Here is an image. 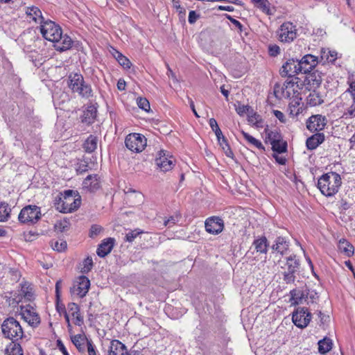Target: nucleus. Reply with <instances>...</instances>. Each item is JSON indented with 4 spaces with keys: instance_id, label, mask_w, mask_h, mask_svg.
<instances>
[{
    "instance_id": "nucleus-1",
    "label": "nucleus",
    "mask_w": 355,
    "mask_h": 355,
    "mask_svg": "<svg viewBox=\"0 0 355 355\" xmlns=\"http://www.w3.org/2000/svg\"><path fill=\"white\" fill-rule=\"evenodd\" d=\"M42 37L51 42L56 51L62 52L70 49L73 41L67 35L62 34L61 27L51 20H46L41 23L40 26Z\"/></svg>"
},
{
    "instance_id": "nucleus-2",
    "label": "nucleus",
    "mask_w": 355,
    "mask_h": 355,
    "mask_svg": "<svg viewBox=\"0 0 355 355\" xmlns=\"http://www.w3.org/2000/svg\"><path fill=\"white\" fill-rule=\"evenodd\" d=\"M342 184L340 175L336 172H328L318 180V188L326 197H332L336 194Z\"/></svg>"
},
{
    "instance_id": "nucleus-3",
    "label": "nucleus",
    "mask_w": 355,
    "mask_h": 355,
    "mask_svg": "<svg viewBox=\"0 0 355 355\" xmlns=\"http://www.w3.org/2000/svg\"><path fill=\"white\" fill-rule=\"evenodd\" d=\"M80 205V197L73 190H66L57 203V209L62 213H71Z\"/></svg>"
},
{
    "instance_id": "nucleus-4",
    "label": "nucleus",
    "mask_w": 355,
    "mask_h": 355,
    "mask_svg": "<svg viewBox=\"0 0 355 355\" xmlns=\"http://www.w3.org/2000/svg\"><path fill=\"white\" fill-rule=\"evenodd\" d=\"M68 85L73 92L78 93L83 98H88L92 96L90 85L85 83L81 74L71 73L69 76Z\"/></svg>"
},
{
    "instance_id": "nucleus-5",
    "label": "nucleus",
    "mask_w": 355,
    "mask_h": 355,
    "mask_svg": "<svg viewBox=\"0 0 355 355\" xmlns=\"http://www.w3.org/2000/svg\"><path fill=\"white\" fill-rule=\"evenodd\" d=\"M1 331L5 338L14 342L22 338L24 331L19 322L12 317L6 319L1 324Z\"/></svg>"
},
{
    "instance_id": "nucleus-6",
    "label": "nucleus",
    "mask_w": 355,
    "mask_h": 355,
    "mask_svg": "<svg viewBox=\"0 0 355 355\" xmlns=\"http://www.w3.org/2000/svg\"><path fill=\"white\" fill-rule=\"evenodd\" d=\"M40 207L36 205L25 206L18 215V220L21 223L27 225L35 224L41 218Z\"/></svg>"
},
{
    "instance_id": "nucleus-7",
    "label": "nucleus",
    "mask_w": 355,
    "mask_h": 355,
    "mask_svg": "<svg viewBox=\"0 0 355 355\" xmlns=\"http://www.w3.org/2000/svg\"><path fill=\"white\" fill-rule=\"evenodd\" d=\"M125 144L130 151L140 153L146 146V139L141 134L131 133L125 137Z\"/></svg>"
},
{
    "instance_id": "nucleus-8",
    "label": "nucleus",
    "mask_w": 355,
    "mask_h": 355,
    "mask_svg": "<svg viewBox=\"0 0 355 355\" xmlns=\"http://www.w3.org/2000/svg\"><path fill=\"white\" fill-rule=\"evenodd\" d=\"M277 35L281 42H292L297 35L296 26L289 21L283 23L277 31Z\"/></svg>"
},
{
    "instance_id": "nucleus-9",
    "label": "nucleus",
    "mask_w": 355,
    "mask_h": 355,
    "mask_svg": "<svg viewBox=\"0 0 355 355\" xmlns=\"http://www.w3.org/2000/svg\"><path fill=\"white\" fill-rule=\"evenodd\" d=\"M307 69L300 65V60L291 59L283 64L280 69L282 76H288V78L295 77V75L299 73H307Z\"/></svg>"
},
{
    "instance_id": "nucleus-10",
    "label": "nucleus",
    "mask_w": 355,
    "mask_h": 355,
    "mask_svg": "<svg viewBox=\"0 0 355 355\" xmlns=\"http://www.w3.org/2000/svg\"><path fill=\"white\" fill-rule=\"evenodd\" d=\"M311 320V313L306 307H298L293 313L292 320L295 326L304 329L308 326Z\"/></svg>"
},
{
    "instance_id": "nucleus-11",
    "label": "nucleus",
    "mask_w": 355,
    "mask_h": 355,
    "mask_svg": "<svg viewBox=\"0 0 355 355\" xmlns=\"http://www.w3.org/2000/svg\"><path fill=\"white\" fill-rule=\"evenodd\" d=\"M21 318L31 327H37L40 323V318L35 309L31 304L20 306Z\"/></svg>"
},
{
    "instance_id": "nucleus-12",
    "label": "nucleus",
    "mask_w": 355,
    "mask_h": 355,
    "mask_svg": "<svg viewBox=\"0 0 355 355\" xmlns=\"http://www.w3.org/2000/svg\"><path fill=\"white\" fill-rule=\"evenodd\" d=\"M327 123V119L322 114H313L306 122V128L310 132H320L324 129Z\"/></svg>"
},
{
    "instance_id": "nucleus-13",
    "label": "nucleus",
    "mask_w": 355,
    "mask_h": 355,
    "mask_svg": "<svg viewBox=\"0 0 355 355\" xmlns=\"http://www.w3.org/2000/svg\"><path fill=\"white\" fill-rule=\"evenodd\" d=\"M175 158L166 153L165 150H160L158 157L155 159L157 166L164 172L171 170L175 165Z\"/></svg>"
},
{
    "instance_id": "nucleus-14",
    "label": "nucleus",
    "mask_w": 355,
    "mask_h": 355,
    "mask_svg": "<svg viewBox=\"0 0 355 355\" xmlns=\"http://www.w3.org/2000/svg\"><path fill=\"white\" fill-rule=\"evenodd\" d=\"M205 227L207 232L216 235L223 230L224 222L218 216H211L206 219Z\"/></svg>"
},
{
    "instance_id": "nucleus-15",
    "label": "nucleus",
    "mask_w": 355,
    "mask_h": 355,
    "mask_svg": "<svg viewBox=\"0 0 355 355\" xmlns=\"http://www.w3.org/2000/svg\"><path fill=\"white\" fill-rule=\"evenodd\" d=\"M90 281L87 277L82 275L77 278L72 288V293L80 297H83L88 293Z\"/></svg>"
},
{
    "instance_id": "nucleus-16",
    "label": "nucleus",
    "mask_w": 355,
    "mask_h": 355,
    "mask_svg": "<svg viewBox=\"0 0 355 355\" xmlns=\"http://www.w3.org/2000/svg\"><path fill=\"white\" fill-rule=\"evenodd\" d=\"M302 87L299 85V78L293 77L288 78L285 81V88L287 98H293L294 97L300 96V89Z\"/></svg>"
},
{
    "instance_id": "nucleus-17",
    "label": "nucleus",
    "mask_w": 355,
    "mask_h": 355,
    "mask_svg": "<svg viewBox=\"0 0 355 355\" xmlns=\"http://www.w3.org/2000/svg\"><path fill=\"white\" fill-rule=\"evenodd\" d=\"M291 101L288 105L289 115L292 117H297L304 110V103L302 102V97L298 96L291 98Z\"/></svg>"
},
{
    "instance_id": "nucleus-18",
    "label": "nucleus",
    "mask_w": 355,
    "mask_h": 355,
    "mask_svg": "<svg viewBox=\"0 0 355 355\" xmlns=\"http://www.w3.org/2000/svg\"><path fill=\"white\" fill-rule=\"evenodd\" d=\"M289 245L290 243L285 237L278 236L272 246V250L283 256L286 254L289 249Z\"/></svg>"
},
{
    "instance_id": "nucleus-19",
    "label": "nucleus",
    "mask_w": 355,
    "mask_h": 355,
    "mask_svg": "<svg viewBox=\"0 0 355 355\" xmlns=\"http://www.w3.org/2000/svg\"><path fill=\"white\" fill-rule=\"evenodd\" d=\"M108 355H128L126 346L118 340L110 342Z\"/></svg>"
},
{
    "instance_id": "nucleus-20",
    "label": "nucleus",
    "mask_w": 355,
    "mask_h": 355,
    "mask_svg": "<svg viewBox=\"0 0 355 355\" xmlns=\"http://www.w3.org/2000/svg\"><path fill=\"white\" fill-rule=\"evenodd\" d=\"M25 12L29 21H33L41 24L44 21L41 10L36 6L27 7Z\"/></svg>"
},
{
    "instance_id": "nucleus-21",
    "label": "nucleus",
    "mask_w": 355,
    "mask_h": 355,
    "mask_svg": "<svg viewBox=\"0 0 355 355\" xmlns=\"http://www.w3.org/2000/svg\"><path fill=\"white\" fill-rule=\"evenodd\" d=\"M114 239L108 238L102 241L98 245L96 253L100 257H105L107 256L112 250L114 246Z\"/></svg>"
},
{
    "instance_id": "nucleus-22",
    "label": "nucleus",
    "mask_w": 355,
    "mask_h": 355,
    "mask_svg": "<svg viewBox=\"0 0 355 355\" xmlns=\"http://www.w3.org/2000/svg\"><path fill=\"white\" fill-rule=\"evenodd\" d=\"M324 103V96L317 90L310 92L306 97V103L311 107H315Z\"/></svg>"
},
{
    "instance_id": "nucleus-23",
    "label": "nucleus",
    "mask_w": 355,
    "mask_h": 355,
    "mask_svg": "<svg viewBox=\"0 0 355 355\" xmlns=\"http://www.w3.org/2000/svg\"><path fill=\"white\" fill-rule=\"evenodd\" d=\"M300 62L303 69L306 68L308 69L307 73L310 72L319 63L318 58L311 54L304 55L300 60Z\"/></svg>"
},
{
    "instance_id": "nucleus-24",
    "label": "nucleus",
    "mask_w": 355,
    "mask_h": 355,
    "mask_svg": "<svg viewBox=\"0 0 355 355\" xmlns=\"http://www.w3.org/2000/svg\"><path fill=\"white\" fill-rule=\"evenodd\" d=\"M268 242L266 236H261L254 239L250 250L253 248L256 252L266 254L268 252Z\"/></svg>"
},
{
    "instance_id": "nucleus-25",
    "label": "nucleus",
    "mask_w": 355,
    "mask_h": 355,
    "mask_svg": "<svg viewBox=\"0 0 355 355\" xmlns=\"http://www.w3.org/2000/svg\"><path fill=\"white\" fill-rule=\"evenodd\" d=\"M324 141L323 133H315L306 139V145L309 150L315 149Z\"/></svg>"
},
{
    "instance_id": "nucleus-26",
    "label": "nucleus",
    "mask_w": 355,
    "mask_h": 355,
    "mask_svg": "<svg viewBox=\"0 0 355 355\" xmlns=\"http://www.w3.org/2000/svg\"><path fill=\"white\" fill-rule=\"evenodd\" d=\"M96 112L97 110L94 106H89L81 116L82 122L87 125L93 123L96 117Z\"/></svg>"
},
{
    "instance_id": "nucleus-27",
    "label": "nucleus",
    "mask_w": 355,
    "mask_h": 355,
    "mask_svg": "<svg viewBox=\"0 0 355 355\" xmlns=\"http://www.w3.org/2000/svg\"><path fill=\"white\" fill-rule=\"evenodd\" d=\"M71 341L73 344L76 346L77 349L83 353L86 351V346L87 345V341L90 340H87L86 337L81 334H77L71 337Z\"/></svg>"
},
{
    "instance_id": "nucleus-28",
    "label": "nucleus",
    "mask_w": 355,
    "mask_h": 355,
    "mask_svg": "<svg viewBox=\"0 0 355 355\" xmlns=\"http://www.w3.org/2000/svg\"><path fill=\"white\" fill-rule=\"evenodd\" d=\"M286 270L293 272H296L300 266V260L297 259V256L294 254L286 258Z\"/></svg>"
},
{
    "instance_id": "nucleus-29",
    "label": "nucleus",
    "mask_w": 355,
    "mask_h": 355,
    "mask_svg": "<svg viewBox=\"0 0 355 355\" xmlns=\"http://www.w3.org/2000/svg\"><path fill=\"white\" fill-rule=\"evenodd\" d=\"M21 293L24 298L27 301L31 302L35 299L33 286L28 282H24L21 284Z\"/></svg>"
},
{
    "instance_id": "nucleus-30",
    "label": "nucleus",
    "mask_w": 355,
    "mask_h": 355,
    "mask_svg": "<svg viewBox=\"0 0 355 355\" xmlns=\"http://www.w3.org/2000/svg\"><path fill=\"white\" fill-rule=\"evenodd\" d=\"M266 137L265 142L272 144L280 140L282 137L281 133L277 130L265 129Z\"/></svg>"
},
{
    "instance_id": "nucleus-31",
    "label": "nucleus",
    "mask_w": 355,
    "mask_h": 355,
    "mask_svg": "<svg viewBox=\"0 0 355 355\" xmlns=\"http://www.w3.org/2000/svg\"><path fill=\"white\" fill-rule=\"evenodd\" d=\"M112 55L115 59L118 61L119 64L122 66L124 69H130L132 66L131 62L128 58L124 56L121 53L118 51L116 49H112Z\"/></svg>"
},
{
    "instance_id": "nucleus-32",
    "label": "nucleus",
    "mask_w": 355,
    "mask_h": 355,
    "mask_svg": "<svg viewBox=\"0 0 355 355\" xmlns=\"http://www.w3.org/2000/svg\"><path fill=\"white\" fill-rule=\"evenodd\" d=\"M97 144V137L96 136L91 135L87 137V139L84 142L83 148L85 149V152L91 153L96 149Z\"/></svg>"
},
{
    "instance_id": "nucleus-33",
    "label": "nucleus",
    "mask_w": 355,
    "mask_h": 355,
    "mask_svg": "<svg viewBox=\"0 0 355 355\" xmlns=\"http://www.w3.org/2000/svg\"><path fill=\"white\" fill-rule=\"evenodd\" d=\"M241 134L243 135L244 139L247 141L248 144L253 147L257 148L259 150H261L262 151H265V147L262 144V143L254 138V137L251 136L248 133L245 132L243 130H241Z\"/></svg>"
},
{
    "instance_id": "nucleus-34",
    "label": "nucleus",
    "mask_w": 355,
    "mask_h": 355,
    "mask_svg": "<svg viewBox=\"0 0 355 355\" xmlns=\"http://www.w3.org/2000/svg\"><path fill=\"white\" fill-rule=\"evenodd\" d=\"M6 355H24L23 349L21 345L14 341H12L5 349Z\"/></svg>"
},
{
    "instance_id": "nucleus-35",
    "label": "nucleus",
    "mask_w": 355,
    "mask_h": 355,
    "mask_svg": "<svg viewBox=\"0 0 355 355\" xmlns=\"http://www.w3.org/2000/svg\"><path fill=\"white\" fill-rule=\"evenodd\" d=\"M248 121L257 128H261L264 126V121L261 116L257 113L248 114Z\"/></svg>"
},
{
    "instance_id": "nucleus-36",
    "label": "nucleus",
    "mask_w": 355,
    "mask_h": 355,
    "mask_svg": "<svg viewBox=\"0 0 355 355\" xmlns=\"http://www.w3.org/2000/svg\"><path fill=\"white\" fill-rule=\"evenodd\" d=\"M339 250L347 257H351L354 253V246L345 239H340L338 245Z\"/></svg>"
},
{
    "instance_id": "nucleus-37",
    "label": "nucleus",
    "mask_w": 355,
    "mask_h": 355,
    "mask_svg": "<svg viewBox=\"0 0 355 355\" xmlns=\"http://www.w3.org/2000/svg\"><path fill=\"white\" fill-rule=\"evenodd\" d=\"M291 298V300L293 304H302L305 301V293L303 291H297L293 289L290 292Z\"/></svg>"
},
{
    "instance_id": "nucleus-38",
    "label": "nucleus",
    "mask_w": 355,
    "mask_h": 355,
    "mask_svg": "<svg viewBox=\"0 0 355 355\" xmlns=\"http://www.w3.org/2000/svg\"><path fill=\"white\" fill-rule=\"evenodd\" d=\"M285 88V82L283 84L276 83L274 86L273 93L275 96L279 99L282 100L284 98H287L286 89Z\"/></svg>"
},
{
    "instance_id": "nucleus-39",
    "label": "nucleus",
    "mask_w": 355,
    "mask_h": 355,
    "mask_svg": "<svg viewBox=\"0 0 355 355\" xmlns=\"http://www.w3.org/2000/svg\"><path fill=\"white\" fill-rule=\"evenodd\" d=\"M332 348V342L329 338H324L318 342V351L320 354H326Z\"/></svg>"
},
{
    "instance_id": "nucleus-40",
    "label": "nucleus",
    "mask_w": 355,
    "mask_h": 355,
    "mask_svg": "<svg viewBox=\"0 0 355 355\" xmlns=\"http://www.w3.org/2000/svg\"><path fill=\"white\" fill-rule=\"evenodd\" d=\"M272 150L277 153H283L287 150V143L282 137L279 141L272 143Z\"/></svg>"
},
{
    "instance_id": "nucleus-41",
    "label": "nucleus",
    "mask_w": 355,
    "mask_h": 355,
    "mask_svg": "<svg viewBox=\"0 0 355 355\" xmlns=\"http://www.w3.org/2000/svg\"><path fill=\"white\" fill-rule=\"evenodd\" d=\"M11 209L6 202L0 203V221H6L10 216Z\"/></svg>"
},
{
    "instance_id": "nucleus-42",
    "label": "nucleus",
    "mask_w": 355,
    "mask_h": 355,
    "mask_svg": "<svg viewBox=\"0 0 355 355\" xmlns=\"http://www.w3.org/2000/svg\"><path fill=\"white\" fill-rule=\"evenodd\" d=\"M254 6L262 12L268 14L270 11V3L268 0H251Z\"/></svg>"
},
{
    "instance_id": "nucleus-43",
    "label": "nucleus",
    "mask_w": 355,
    "mask_h": 355,
    "mask_svg": "<svg viewBox=\"0 0 355 355\" xmlns=\"http://www.w3.org/2000/svg\"><path fill=\"white\" fill-rule=\"evenodd\" d=\"M220 146L222 148L223 152L228 157H233L234 153L232 150L230 148V146L227 142V139L225 137L223 139H221L220 141H218Z\"/></svg>"
},
{
    "instance_id": "nucleus-44",
    "label": "nucleus",
    "mask_w": 355,
    "mask_h": 355,
    "mask_svg": "<svg viewBox=\"0 0 355 355\" xmlns=\"http://www.w3.org/2000/svg\"><path fill=\"white\" fill-rule=\"evenodd\" d=\"M331 51L327 49H321L320 52V55L317 56L318 58V62L322 63L323 64L326 62H329L330 60L329 53Z\"/></svg>"
},
{
    "instance_id": "nucleus-45",
    "label": "nucleus",
    "mask_w": 355,
    "mask_h": 355,
    "mask_svg": "<svg viewBox=\"0 0 355 355\" xmlns=\"http://www.w3.org/2000/svg\"><path fill=\"white\" fill-rule=\"evenodd\" d=\"M51 247L54 250L61 252L67 248V242L63 240L56 241L51 243Z\"/></svg>"
},
{
    "instance_id": "nucleus-46",
    "label": "nucleus",
    "mask_w": 355,
    "mask_h": 355,
    "mask_svg": "<svg viewBox=\"0 0 355 355\" xmlns=\"http://www.w3.org/2000/svg\"><path fill=\"white\" fill-rule=\"evenodd\" d=\"M68 313L70 314L73 318L80 313L79 306L74 302L69 303L67 305Z\"/></svg>"
},
{
    "instance_id": "nucleus-47",
    "label": "nucleus",
    "mask_w": 355,
    "mask_h": 355,
    "mask_svg": "<svg viewBox=\"0 0 355 355\" xmlns=\"http://www.w3.org/2000/svg\"><path fill=\"white\" fill-rule=\"evenodd\" d=\"M83 267L80 269V272L83 273H87L89 272L93 266V261L91 257H87L83 261Z\"/></svg>"
},
{
    "instance_id": "nucleus-48",
    "label": "nucleus",
    "mask_w": 355,
    "mask_h": 355,
    "mask_svg": "<svg viewBox=\"0 0 355 355\" xmlns=\"http://www.w3.org/2000/svg\"><path fill=\"white\" fill-rule=\"evenodd\" d=\"M137 103L139 108L146 112H148L150 109L149 101L146 98H138L137 100Z\"/></svg>"
},
{
    "instance_id": "nucleus-49",
    "label": "nucleus",
    "mask_w": 355,
    "mask_h": 355,
    "mask_svg": "<svg viewBox=\"0 0 355 355\" xmlns=\"http://www.w3.org/2000/svg\"><path fill=\"white\" fill-rule=\"evenodd\" d=\"M143 231L140 230L139 229H135L134 230H131L130 232H128L125 234V241L128 242H132L135 239L139 236V234H142Z\"/></svg>"
},
{
    "instance_id": "nucleus-50",
    "label": "nucleus",
    "mask_w": 355,
    "mask_h": 355,
    "mask_svg": "<svg viewBox=\"0 0 355 355\" xmlns=\"http://www.w3.org/2000/svg\"><path fill=\"white\" fill-rule=\"evenodd\" d=\"M309 83L313 82V86H319L322 81V78L319 73L313 72L309 76Z\"/></svg>"
},
{
    "instance_id": "nucleus-51",
    "label": "nucleus",
    "mask_w": 355,
    "mask_h": 355,
    "mask_svg": "<svg viewBox=\"0 0 355 355\" xmlns=\"http://www.w3.org/2000/svg\"><path fill=\"white\" fill-rule=\"evenodd\" d=\"M181 216L180 214H175L173 216H171L168 219L164 220V226H167L171 227L180 221Z\"/></svg>"
},
{
    "instance_id": "nucleus-52",
    "label": "nucleus",
    "mask_w": 355,
    "mask_h": 355,
    "mask_svg": "<svg viewBox=\"0 0 355 355\" xmlns=\"http://www.w3.org/2000/svg\"><path fill=\"white\" fill-rule=\"evenodd\" d=\"M69 223L67 220H60L55 224V229L60 232L67 231L69 229Z\"/></svg>"
},
{
    "instance_id": "nucleus-53",
    "label": "nucleus",
    "mask_w": 355,
    "mask_h": 355,
    "mask_svg": "<svg viewBox=\"0 0 355 355\" xmlns=\"http://www.w3.org/2000/svg\"><path fill=\"white\" fill-rule=\"evenodd\" d=\"M88 163L84 160H79L76 165V170L79 173H83L88 171Z\"/></svg>"
},
{
    "instance_id": "nucleus-54",
    "label": "nucleus",
    "mask_w": 355,
    "mask_h": 355,
    "mask_svg": "<svg viewBox=\"0 0 355 355\" xmlns=\"http://www.w3.org/2000/svg\"><path fill=\"white\" fill-rule=\"evenodd\" d=\"M283 280L286 284H292L295 280V272L285 270L283 272Z\"/></svg>"
},
{
    "instance_id": "nucleus-55",
    "label": "nucleus",
    "mask_w": 355,
    "mask_h": 355,
    "mask_svg": "<svg viewBox=\"0 0 355 355\" xmlns=\"http://www.w3.org/2000/svg\"><path fill=\"white\" fill-rule=\"evenodd\" d=\"M103 230V228L101 226L98 225H92L90 230H89V236L90 237H95L97 235H98L101 231Z\"/></svg>"
},
{
    "instance_id": "nucleus-56",
    "label": "nucleus",
    "mask_w": 355,
    "mask_h": 355,
    "mask_svg": "<svg viewBox=\"0 0 355 355\" xmlns=\"http://www.w3.org/2000/svg\"><path fill=\"white\" fill-rule=\"evenodd\" d=\"M86 350L88 353V355H99V354H98V352L96 350V347L94 345V344L91 340L89 341H87V345L86 346Z\"/></svg>"
},
{
    "instance_id": "nucleus-57",
    "label": "nucleus",
    "mask_w": 355,
    "mask_h": 355,
    "mask_svg": "<svg viewBox=\"0 0 355 355\" xmlns=\"http://www.w3.org/2000/svg\"><path fill=\"white\" fill-rule=\"evenodd\" d=\"M200 18V15L195 10H191L189 13L188 21L191 24H194Z\"/></svg>"
},
{
    "instance_id": "nucleus-58",
    "label": "nucleus",
    "mask_w": 355,
    "mask_h": 355,
    "mask_svg": "<svg viewBox=\"0 0 355 355\" xmlns=\"http://www.w3.org/2000/svg\"><path fill=\"white\" fill-rule=\"evenodd\" d=\"M268 52L271 56H277L280 53V48L279 46L274 44L268 46Z\"/></svg>"
},
{
    "instance_id": "nucleus-59",
    "label": "nucleus",
    "mask_w": 355,
    "mask_h": 355,
    "mask_svg": "<svg viewBox=\"0 0 355 355\" xmlns=\"http://www.w3.org/2000/svg\"><path fill=\"white\" fill-rule=\"evenodd\" d=\"M318 298V296L316 293L308 291L305 293V302L307 301V304L309 303V300H310L311 302L313 303Z\"/></svg>"
},
{
    "instance_id": "nucleus-60",
    "label": "nucleus",
    "mask_w": 355,
    "mask_h": 355,
    "mask_svg": "<svg viewBox=\"0 0 355 355\" xmlns=\"http://www.w3.org/2000/svg\"><path fill=\"white\" fill-rule=\"evenodd\" d=\"M250 108V107L248 105H239L238 107H236V111L238 114L243 116L244 114L248 112Z\"/></svg>"
},
{
    "instance_id": "nucleus-61",
    "label": "nucleus",
    "mask_w": 355,
    "mask_h": 355,
    "mask_svg": "<svg viewBox=\"0 0 355 355\" xmlns=\"http://www.w3.org/2000/svg\"><path fill=\"white\" fill-rule=\"evenodd\" d=\"M273 114L276 116V118L279 120L280 122L286 123V119L284 114L282 112L279 110H274Z\"/></svg>"
},
{
    "instance_id": "nucleus-62",
    "label": "nucleus",
    "mask_w": 355,
    "mask_h": 355,
    "mask_svg": "<svg viewBox=\"0 0 355 355\" xmlns=\"http://www.w3.org/2000/svg\"><path fill=\"white\" fill-rule=\"evenodd\" d=\"M56 344L57 347L60 349V352H62L63 355H69L64 345L63 344L61 340H58Z\"/></svg>"
},
{
    "instance_id": "nucleus-63",
    "label": "nucleus",
    "mask_w": 355,
    "mask_h": 355,
    "mask_svg": "<svg viewBox=\"0 0 355 355\" xmlns=\"http://www.w3.org/2000/svg\"><path fill=\"white\" fill-rule=\"evenodd\" d=\"M346 114L349 115L350 117H355V99H354L353 103L347 110Z\"/></svg>"
},
{
    "instance_id": "nucleus-64",
    "label": "nucleus",
    "mask_w": 355,
    "mask_h": 355,
    "mask_svg": "<svg viewBox=\"0 0 355 355\" xmlns=\"http://www.w3.org/2000/svg\"><path fill=\"white\" fill-rule=\"evenodd\" d=\"M348 92L352 94L353 99H355V80L352 81L349 85V87L347 89Z\"/></svg>"
}]
</instances>
